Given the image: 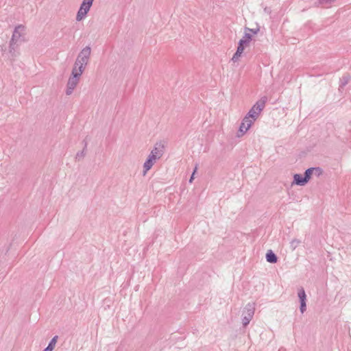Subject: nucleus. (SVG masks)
I'll list each match as a JSON object with an SVG mask.
<instances>
[{
	"label": "nucleus",
	"instance_id": "nucleus-1",
	"mask_svg": "<svg viewBox=\"0 0 351 351\" xmlns=\"http://www.w3.org/2000/svg\"><path fill=\"white\" fill-rule=\"evenodd\" d=\"M267 101V97L265 96L258 100L247 112V114L248 117H251L254 120H256L261 112L265 108Z\"/></svg>",
	"mask_w": 351,
	"mask_h": 351
},
{
	"label": "nucleus",
	"instance_id": "nucleus-2",
	"mask_svg": "<svg viewBox=\"0 0 351 351\" xmlns=\"http://www.w3.org/2000/svg\"><path fill=\"white\" fill-rule=\"evenodd\" d=\"M254 304L248 303L245 306L243 312V317L242 318V324L243 327H246L252 319L254 315Z\"/></svg>",
	"mask_w": 351,
	"mask_h": 351
},
{
	"label": "nucleus",
	"instance_id": "nucleus-3",
	"mask_svg": "<svg viewBox=\"0 0 351 351\" xmlns=\"http://www.w3.org/2000/svg\"><path fill=\"white\" fill-rule=\"evenodd\" d=\"M90 55L91 47L90 46H86L80 51L76 60L86 66L90 61Z\"/></svg>",
	"mask_w": 351,
	"mask_h": 351
},
{
	"label": "nucleus",
	"instance_id": "nucleus-4",
	"mask_svg": "<svg viewBox=\"0 0 351 351\" xmlns=\"http://www.w3.org/2000/svg\"><path fill=\"white\" fill-rule=\"evenodd\" d=\"M81 76L77 75V74H74L71 73V75L69 77L66 88V95H71L74 89L76 88L77 85L80 82Z\"/></svg>",
	"mask_w": 351,
	"mask_h": 351
},
{
	"label": "nucleus",
	"instance_id": "nucleus-5",
	"mask_svg": "<svg viewBox=\"0 0 351 351\" xmlns=\"http://www.w3.org/2000/svg\"><path fill=\"white\" fill-rule=\"evenodd\" d=\"M165 148V145L162 141L157 142L149 155L158 160L163 156Z\"/></svg>",
	"mask_w": 351,
	"mask_h": 351
},
{
	"label": "nucleus",
	"instance_id": "nucleus-6",
	"mask_svg": "<svg viewBox=\"0 0 351 351\" xmlns=\"http://www.w3.org/2000/svg\"><path fill=\"white\" fill-rule=\"evenodd\" d=\"M255 121L256 120L252 119L251 117H248V115L246 114L243 119L239 127V132L241 133V134H239L238 136H240L244 134L251 128Z\"/></svg>",
	"mask_w": 351,
	"mask_h": 351
},
{
	"label": "nucleus",
	"instance_id": "nucleus-7",
	"mask_svg": "<svg viewBox=\"0 0 351 351\" xmlns=\"http://www.w3.org/2000/svg\"><path fill=\"white\" fill-rule=\"evenodd\" d=\"M25 31V27L22 25H17L13 32L10 43H21L23 41L22 38L23 32Z\"/></svg>",
	"mask_w": 351,
	"mask_h": 351
},
{
	"label": "nucleus",
	"instance_id": "nucleus-8",
	"mask_svg": "<svg viewBox=\"0 0 351 351\" xmlns=\"http://www.w3.org/2000/svg\"><path fill=\"white\" fill-rule=\"evenodd\" d=\"M90 8V6H88L82 3L76 15V21H81L85 19Z\"/></svg>",
	"mask_w": 351,
	"mask_h": 351
},
{
	"label": "nucleus",
	"instance_id": "nucleus-9",
	"mask_svg": "<svg viewBox=\"0 0 351 351\" xmlns=\"http://www.w3.org/2000/svg\"><path fill=\"white\" fill-rule=\"evenodd\" d=\"M21 43H9V53H10V58L12 60H14V58L19 55V45Z\"/></svg>",
	"mask_w": 351,
	"mask_h": 351
},
{
	"label": "nucleus",
	"instance_id": "nucleus-10",
	"mask_svg": "<svg viewBox=\"0 0 351 351\" xmlns=\"http://www.w3.org/2000/svg\"><path fill=\"white\" fill-rule=\"evenodd\" d=\"M86 69V66L83 65L81 62H78L76 59L75 60L73 69L72 73L77 74V75L81 76L84 73Z\"/></svg>",
	"mask_w": 351,
	"mask_h": 351
},
{
	"label": "nucleus",
	"instance_id": "nucleus-11",
	"mask_svg": "<svg viewBox=\"0 0 351 351\" xmlns=\"http://www.w3.org/2000/svg\"><path fill=\"white\" fill-rule=\"evenodd\" d=\"M157 160L151 156H148L146 161L143 164V176H145L147 172L153 167Z\"/></svg>",
	"mask_w": 351,
	"mask_h": 351
},
{
	"label": "nucleus",
	"instance_id": "nucleus-12",
	"mask_svg": "<svg viewBox=\"0 0 351 351\" xmlns=\"http://www.w3.org/2000/svg\"><path fill=\"white\" fill-rule=\"evenodd\" d=\"M308 182L306 178L301 174L295 173L293 176V182L292 184H296L298 186H304Z\"/></svg>",
	"mask_w": 351,
	"mask_h": 351
},
{
	"label": "nucleus",
	"instance_id": "nucleus-13",
	"mask_svg": "<svg viewBox=\"0 0 351 351\" xmlns=\"http://www.w3.org/2000/svg\"><path fill=\"white\" fill-rule=\"evenodd\" d=\"M313 171H318V176L319 175H321L322 173V170L319 167H311V168L307 169L305 171L304 175V177L306 178L307 182H308L309 180L311 179V177L312 176Z\"/></svg>",
	"mask_w": 351,
	"mask_h": 351
},
{
	"label": "nucleus",
	"instance_id": "nucleus-14",
	"mask_svg": "<svg viewBox=\"0 0 351 351\" xmlns=\"http://www.w3.org/2000/svg\"><path fill=\"white\" fill-rule=\"evenodd\" d=\"M266 260L268 263H276L278 261V257L271 250H269L266 254Z\"/></svg>",
	"mask_w": 351,
	"mask_h": 351
},
{
	"label": "nucleus",
	"instance_id": "nucleus-15",
	"mask_svg": "<svg viewBox=\"0 0 351 351\" xmlns=\"http://www.w3.org/2000/svg\"><path fill=\"white\" fill-rule=\"evenodd\" d=\"M58 338V337L57 335L54 336L49 341L48 346L43 350V351H52L56 346Z\"/></svg>",
	"mask_w": 351,
	"mask_h": 351
},
{
	"label": "nucleus",
	"instance_id": "nucleus-16",
	"mask_svg": "<svg viewBox=\"0 0 351 351\" xmlns=\"http://www.w3.org/2000/svg\"><path fill=\"white\" fill-rule=\"evenodd\" d=\"M252 40V35L250 33L245 32L243 38L239 41H243V45H247Z\"/></svg>",
	"mask_w": 351,
	"mask_h": 351
},
{
	"label": "nucleus",
	"instance_id": "nucleus-17",
	"mask_svg": "<svg viewBox=\"0 0 351 351\" xmlns=\"http://www.w3.org/2000/svg\"><path fill=\"white\" fill-rule=\"evenodd\" d=\"M298 295V298L300 299V302H306V295L304 289L302 287H301L299 289Z\"/></svg>",
	"mask_w": 351,
	"mask_h": 351
},
{
	"label": "nucleus",
	"instance_id": "nucleus-18",
	"mask_svg": "<svg viewBox=\"0 0 351 351\" xmlns=\"http://www.w3.org/2000/svg\"><path fill=\"white\" fill-rule=\"evenodd\" d=\"M335 1V0H318V4L322 7H328Z\"/></svg>",
	"mask_w": 351,
	"mask_h": 351
},
{
	"label": "nucleus",
	"instance_id": "nucleus-19",
	"mask_svg": "<svg viewBox=\"0 0 351 351\" xmlns=\"http://www.w3.org/2000/svg\"><path fill=\"white\" fill-rule=\"evenodd\" d=\"M86 146H87V143H85V146H84V148L83 149V150L77 153L76 156H75L76 159H80V158L84 157V156L86 154L85 149L86 148Z\"/></svg>",
	"mask_w": 351,
	"mask_h": 351
},
{
	"label": "nucleus",
	"instance_id": "nucleus-20",
	"mask_svg": "<svg viewBox=\"0 0 351 351\" xmlns=\"http://www.w3.org/2000/svg\"><path fill=\"white\" fill-rule=\"evenodd\" d=\"M243 41H239V45H238V47H237V51L239 53H241L242 54L243 53V51L245 49V45H243Z\"/></svg>",
	"mask_w": 351,
	"mask_h": 351
},
{
	"label": "nucleus",
	"instance_id": "nucleus-21",
	"mask_svg": "<svg viewBox=\"0 0 351 351\" xmlns=\"http://www.w3.org/2000/svg\"><path fill=\"white\" fill-rule=\"evenodd\" d=\"M350 80V77L348 76H343L341 79L340 87H344Z\"/></svg>",
	"mask_w": 351,
	"mask_h": 351
},
{
	"label": "nucleus",
	"instance_id": "nucleus-22",
	"mask_svg": "<svg viewBox=\"0 0 351 351\" xmlns=\"http://www.w3.org/2000/svg\"><path fill=\"white\" fill-rule=\"evenodd\" d=\"M300 243V240L294 239L291 241V246L293 248V250H295L299 245Z\"/></svg>",
	"mask_w": 351,
	"mask_h": 351
},
{
	"label": "nucleus",
	"instance_id": "nucleus-23",
	"mask_svg": "<svg viewBox=\"0 0 351 351\" xmlns=\"http://www.w3.org/2000/svg\"><path fill=\"white\" fill-rule=\"evenodd\" d=\"M300 310L301 313H304L306 310V302H300Z\"/></svg>",
	"mask_w": 351,
	"mask_h": 351
},
{
	"label": "nucleus",
	"instance_id": "nucleus-24",
	"mask_svg": "<svg viewBox=\"0 0 351 351\" xmlns=\"http://www.w3.org/2000/svg\"><path fill=\"white\" fill-rule=\"evenodd\" d=\"M241 56V53L238 54L237 52H235L234 54L233 55L232 60L234 62H237Z\"/></svg>",
	"mask_w": 351,
	"mask_h": 351
},
{
	"label": "nucleus",
	"instance_id": "nucleus-25",
	"mask_svg": "<svg viewBox=\"0 0 351 351\" xmlns=\"http://www.w3.org/2000/svg\"><path fill=\"white\" fill-rule=\"evenodd\" d=\"M94 0H83L82 3L88 6H92Z\"/></svg>",
	"mask_w": 351,
	"mask_h": 351
},
{
	"label": "nucleus",
	"instance_id": "nucleus-26",
	"mask_svg": "<svg viewBox=\"0 0 351 351\" xmlns=\"http://www.w3.org/2000/svg\"><path fill=\"white\" fill-rule=\"evenodd\" d=\"M245 31L252 32L254 34H256L258 33V32L259 31V29H250V28L246 27Z\"/></svg>",
	"mask_w": 351,
	"mask_h": 351
},
{
	"label": "nucleus",
	"instance_id": "nucleus-27",
	"mask_svg": "<svg viewBox=\"0 0 351 351\" xmlns=\"http://www.w3.org/2000/svg\"><path fill=\"white\" fill-rule=\"evenodd\" d=\"M197 169V165L195 166V169L191 176V178L189 179L190 183H191L193 182V180L194 179V175H195V173L196 172Z\"/></svg>",
	"mask_w": 351,
	"mask_h": 351
}]
</instances>
